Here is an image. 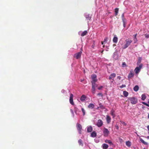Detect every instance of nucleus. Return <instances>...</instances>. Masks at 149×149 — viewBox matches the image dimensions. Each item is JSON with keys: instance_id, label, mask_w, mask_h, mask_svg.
<instances>
[{"instance_id": "f03ea898", "label": "nucleus", "mask_w": 149, "mask_h": 149, "mask_svg": "<svg viewBox=\"0 0 149 149\" xmlns=\"http://www.w3.org/2000/svg\"><path fill=\"white\" fill-rule=\"evenodd\" d=\"M128 100L130 101L132 104H136L137 102V100L135 97H129Z\"/></svg>"}, {"instance_id": "bf43d9fd", "label": "nucleus", "mask_w": 149, "mask_h": 149, "mask_svg": "<svg viewBox=\"0 0 149 149\" xmlns=\"http://www.w3.org/2000/svg\"><path fill=\"white\" fill-rule=\"evenodd\" d=\"M103 50H102V52H101V53H103Z\"/></svg>"}, {"instance_id": "8fccbe9b", "label": "nucleus", "mask_w": 149, "mask_h": 149, "mask_svg": "<svg viewBox=\"0 0 149 149\" xmlns=\"http://www.w3.org/2000/svg\"><path fill=\"white\" fill-rule=\"evenodd\" d=\"M94 46H95V45H94V44H93V45H92V47L93 48H94Z\"/></svg>"}, {"instance_id": "e433bc0d", "label": "nucleus", "mask_w": 149, "mask_h": 149, "mask_svg": "<svg viewBox=\"0 0 149 149\" xmlns=\"http://www.w3.org/2000/svg\"><path fill=\"white\" fill-rule=\"evenodd\" d=\"M123 67H124L126 66V64L125 62H123L122 64Z\"/></svg>"}, {"instance_id": "b1692460", "label": "nucleus", "mask_w": 149, "mask_h": 149, "mask_svg": "<svg viewBox=\"0 0 149 149\" xmlns=\"http://www.w3.org/2000/svg\"><path fill=\"white\" fill-rule=\"evenodd\" d=\"M87 32L86 31H83L82 33H81V36H84L86 35V34L87 33Z\"/></svg>"}, {"instance_id": "0eeeda50", "label": "nucleus", "mask_w": 149, "mask_h": 149, "mask_svg": "<svg viewBox=\"0 0 149 149\" xmlns=\"http://www.w3.org/2000/svg\"><path fill=\"white\" fill-rule=\"evenodd\" d=\"M82 52L81 51L76 53L74 55V57H75L76 59H78L81 58Z\"/></svg>"}, {"instance_id": "e2e57ef3", "label": "nucleus", "mask_w": 149, "mask_h": 149, "mask_svg": "<svg viewBox=\"0 0 149 149\" xmlns=\"http://www.w3.org/2000/svg\"><path fill=\"white\" fill-rule=\"evenodd\" d=\"M104 47V46H103V47Z\"/></svg>"}, {"instance_id": "c03bdc74", "label": "nucleus", "mask_w": 149, "mask_h": 149, "mask_svg": "<svg viewBox=\"0 0 149 149\" xmlns=\"http://www.w3.org/2000/svg\"><path fill=\"white\" fill-rule=\"evenodd\" d=\"M136 35H137V34H135V35H134V39H136Z\"/></svg>"}, {"instance_id": "f257e3e1", "label": "nucleus", "mask_w": 149, "mask_h": 149, "mask_svg": "<svg viewBox=\"0 0 149 149\" xmlns=\"http://www.w3.org/2000/svg\"><path fill=\"white\" fill-rule=\"evenodd\" d=\"M126 42L124 46L123 47V49H126L127 47L132 42V40L129 39H126L125 40Z\"/></svg>"}, {"instance_id": "c9c22d12", "label": "nucleus", "mask_w": 149, "mask_h": 149, "mask_svg": "<svg viewBox=\"0 0 149 149\" xmlns=\"http://www.w3.org/2000/svg\"><path fill=\"white\" fill-rule=\"evenodd\" d=\"M145 36L146 38H149V34H145Z\"/></svg>"}, {"instance_id": "4c0bfd02", "label": "nucleus", "mask_w": 149, "mask_h": 149, "mask_svg": "<svg viewBox=\"0 0 149 149\" xmlns=\"http://www.w3.org/2000/svg\"><path fill=\"white\" fill-rule=\"evenodd\" d=\"M125 87V84H123L122 86H120V88H123Z\"/></svg>"}, {"instance_id": "6e6d98bb", "label": "nucleus", "mask_w": 149, "mask_h": 149, "mask_svg": "<svg viewBox=\"0 0 149 149\" xmlns=\"http://www.w3.org/2000/svg\"><path fill=\"white\" fill-rule=\"evenodd\" d=\"M100 108V107H97L96 108V109H99Z\"/></svg>"}, {"instance_id": "9b49d317", "label": "nucleus", "mask_w": 149, "mask_h": 149, "mask_svg": "<svg viewBox=\"0 0 149 149\" xmlns=\"http://www.w3.org/2000/svg\"><path fill=\"white\" fill-rule=\"evenodd\" d=\"M85 17L87 20L90 21L91 20V17L90 16L89 14H86L85 16Z\"/></svg>"}, {"instance_id": "c85d7f7f", "label": "nucleus", "mask_w": 149, "mask_h": 149, "mask_svg": "<svg viewBox=\"0 0 149 149\" xmlns=\"http://www.w3.org/2000/svg\"><path fill=\"white\" fill-rule=\"evenodd\" d=\"M146 96L144 94H142L141 95V99L143 100H144L146 98Z\"/></svg>"}, {"instance_id": "79ce46f5", "label": "nucleus", "mask_w": 149, "mask_h": 149, "mask_svg": "<svg viewBox=\"0 0 149 149\" xmlns=\"http://www.w3.org/2000/svg\"><path fill=\"white\" fill-rule=\"evenodd\" d=\"M107 37L105 38L103 42H107Z\"/></svg>"}, {"instance_id": "4468645a", "label": "nucleus", "mask_w": 149, "mask_h": 149, "mask_svg": "<svg viewBox=\"0 0 149 149\" xmlns=\"http://www.w3.org/2000/svg\"><path fill=\"white\" fill-rule=\"evenodd\" d=\"M88 107L89 109H93L94 108L95 105L91 103L88 106Z\"/></svg>"}, {"instance_id": "5fc2aeb1", "label": "nucleus", "mask_w": 149, "mask_h": 149, "mask_svg": "<svg viewBox=\"0 0 149 149\" xmlns=\"http://www.w3.org/2000/svg\"><path fill=\"white\" fill-rule=\"evenodd\" d=\"M84 79H81L80 80V81H81V82H82L84 81Z\"/></svg>"}, {"instance_id": "680f3d73", "label": "nucleus", "mask_w": 149, "mask_h": 149, "mask_svg": "<svg viewBox=\"0 0 149 149\" xmlns=\"http://www.w3.org/2000/svg\"><path fill=\"white\" fill-rule=\"evenodd\" d=\"M148 103H149V99H148Z\"/></svg>"}, {"instance_id": "f8f14e48", "label": "nucleus", "mask_w": 149, "mask_h": 149, "mask_svg": "<svg viewBox=\"0 0 149 149\" xmlns=\"http://www.w3.org/2000/svg\"><path fill=\"white\" fill-rule=\"evenodd\" d=\"M86 97L84 95H83L80 97V100L82 101H84L86 100Z\"/></svg>"}, {"instance_id": "a211bd4d", "label": "nucleus", "mask_w": 149, "mask_h": 149, "mask_svg": "<svg viewBox=\"0 0 149 149\" xmlns=\"http://www.w3.org/2000/svg\"><path fill=\"white\" fill-rule=\"evenodd\" d=\"M108 148V145L106 143H104L102 145V148L103 149H107Z\"/></svg>"}, {"instance_id": "1a4fd4ad", "label": "nucleus", "mask_w": 149, "mask_h": 149, "mask_svg": "<svg viewBox=\"0 0 149 149\" xmlns=\"http://www.w3.org/2000/svg\"><path fill=\"white\" fill-rule=\"evenodd\" d=\"M73 95L71 93L70 94L69 101H70V103L72 105H74V102H73Z\"/></svg>"}, {"instance_id": "7c9ffc66", "label": "nucleus", "mask_w": 149, "mask_h": 149, "mask_svg": "<svg viewBox=\"0 0 149 149\" xmlns=\"http://www.w3.org/2000/svg\"><path fill=\"white\" fill-rule=\"evenodd\" d=\"M91 77L92 79H96L97 78V76L95 74H93L91 76Z\"/></svg>"}, {"instance_id": "2f4dec72", "label": "nucleus", "mask_w": 149, "mask_h": 149, "mask_svg": "<svg viewBox=\"0 0 149 149\" xmlns=\"http://www.w3.org/2000/svg\"><path fill=\"white\" fill-rule=\"evenodd\" d=\"M81 109L82 112L83 113V116L85 115V110H84V109L83 108H81Z\"/></svg>"}, {"instance_id": "f3484780", "label": "nucleus", "mask_w": 149, "mask_h": 149, "mask_svg": "<svg viewBox=\"0 0 149 149\" xmlns=\"http://www.w3.org/2000/svg\"><path fill=\"white\" fill-rule=\"evenodd\" d=\"M93 130V128L91 126H90L89 127H88L87 128V132H91Z\"/></svg>"}, {"instance_id": "5701e85b", "label": "nucleus", "mask_w": 149, "mask_h": 149, "mask_svg": "<svg viewBox=\"0 0 149 149\" xmlns=\"http://www.w3.org/2000/svg\"><path fill=\"white\" fill-rule=\"evenodd\" d=\"M119 9L118 8H116L115 9V15L116 16H117L118 13Z\"/></svg>"}, {"instance_id": "72a5a7b5", "label": "nucleus", "mask_w": 149, "mask_h": 149, "mask_svg": "<svg viewBox=\"0 0 149 149\" xmlns=\"http://www.w3.org/2000/svg\"><path fill=\"white\" fill-rule=\"evenodd\" d=\"M92 86L95 87V86H96V84H95V82H92Z\"/></svg>"}, {"instance_id": "393cba45", "label": "nucleus", "mask_w": 149, "mask_h": 149, "mask_svg": "<svg viewBox=\"0 0 149 149\" xmlns=\"http://www.w3.org/2000/svg\"><path fill=\"white\" fill-rule=\"evenodd\" d=\"M124 95L125 97H127L128 95V92L126 91H124L123 92Z\"/></svg>"}, {"instance_id": "2eb2a0df", "label": "nucleus", "mask_w": 149, "mask_h": 149, "mask_svg": "<svg viewBox=\"0 0 149 149\" xmlns=\"http://www.w3.org/2000/svg\"><path fill=\"white\" fill-rule=\"evenodd\" d=\"M118 38L115 36L113 39V41L114 43H116L118 42Z\"/></svg>"}, {"instance_id": "423d86ee", "label": "nucleus", "mask_w": 149, "mask_h": 149, "mask_svg": "<svg viewBox=\"0 0 149 149\" xmlns=\"http://www.w3.org/2000/svg\"><path fill=\"white\" fill-rule=\"evenodd\" d=\"M76 127L79 133L81 134L82 130V126L80 124L77 123L76 125Z\"/></svg>"}, {"instance_id": "58836bf2", "label": "nucleus", "mask_w": 149, "mask_h": 149, "mask_svg": "<svg viewBox=\"0 0 149 149\" xmlns=\"http://www.w3.org/2000/svg\"><path fill=\"white\" fill-rule=\"evenodd\" d=\"M123 26L124 27H125V24H126V20L125 21H123Z\"/></svg>"}, {"instance_id": "09e8293b", "label": "nucleus", "mask_w": 149, "mask_h": 149, "mask_svg": "<svg viewBox=\"0 0 149 149\" xmlns=\"http://www.w3.org/2000/svg\"><path fill=\"white\" fill-rule=\"evenodd\" d=\"M115 127L118 130V129L119 127L118 125H116Z\"/></svg>"}, {"instance_id": "dca6fc26", "label": "nucleus", "mask_w": 149, "mask_h": 149, "mask_svg": "<svg viewBox=\"0 0 149 149\" xmlns=\"http://www.w3.org/2000/svg\"><path fill=\"white\" fill-rule=\"evenodd\" d=\"M97 134L95 131H94L91 134V136L92 137H95L96 136Z\"/></svg>"}, {"instance_id": "49530a36", "label": "nucleus", "mask_w": 149, "mask_h": 149, "mask_svg": "<svg viewBox=\"0 0 149 149\" xmlns=\"http://www.w3.org/2000/svg\"><path fill=\"white\" fill-rule=\"evenodd\" d=\"M121 123L122 124H123L125 125H126V124L123 121H121Z\"/></svg>"}, {"instance_id": "cd10ccee", "label": "nucleus", "mask_w": 149, "mask_h": 149, "mask_svg": "<svg viewBox=\"0 0 149 149\" xmlns=\"http://www.w3.org/2000/svg\"><path fill=\"white\" fill-rule=\"evenodd\" d=\"M78 143L80 145L83 146V143L82 142V141L81 139H80L79 140Z\"/></svg>"}, {"instance_id": "bb28decb", "label": "nucleus", "mask_w": 149, "mask_h": 149, "mask_svg": "<svg viewBox=\"0 0 149 149\" xmlns=\"http://www.w3.org/2000/svg\"><path fill=\"white\" fill-rule=\"evenodd\" d=\"M95 87L92 86V92L93 94H94L95 93Z\"/></svg>"}, {"instance_id": "37998d69", "label": "nucleus", "mask_w": 149, "mask_h": 149, "mask_svg": "<svg viewBox=\"0 0 149 149\" xmlns=\"http://www.w3.org/2000/svg\"><path fill=\"white\" fill-rule=\"evenodd\" d=\"M102 88V86H100L98 88V89L99 90H101Z\"/></svg>"}, {"instance_id": "4d7b16f0", "label": "nucleus", "mask_w": 149, "mask_h": 149, "mask_svg": "<svg viewBox=\"0 0 149 149\" xmlns=\"http://www.w3.org/2000/svg\"><path fill=\"white\" fill-rule=\"evenodd\" d=\"M101 43H102V45H103V42L102 41Z\"/></svg>"}, {"instance_id": "603ef678", "label": "nucleus", "mask_w": 149, "mask_h": 149, "mask_svg": "<svg viewBox=\"0 0 149 149\" xmlns=\"http://www.w3.org/2000/svg\"><path fill=\"white\" fill-rule=\"evenodd\" d=\"M147 128L148 131H149V125H148L147 126Z\"/></svg>"}, {"instance_id": "20e7f679", "label": "nucleus", "mask_w": 149, "mask_h": 149, "mask_svg": "<svg viewBox=\"0 0 149 149\" xmlns=\"http://www.w3.org/2000/svg\"><path fill=\"white\" fill-rule=\"evenodd\" d=\"M142 66L143 64L141 63L139 65V67H137L134 70V71H135L136 73L138 74L139 73L141 68H142Z\"/></svg>"}, {"instance_id": "ddd939ff", "label": "nucleus", "mask_w": 149, "mask_h": 149, "mask_svg": "<svg viewBox=\"0 0 149 149\" xmlns=\"http://www.w3.org/2000/svg\"><path fill=\"white\" fill-rule=\"evenodd\" d=\"M111 117H110L108 115H107V117H106V120H107V123L109 124L110 123V122L111 121Z\"/></svg>"}, {"instance_id": "39448f33", "label": "nucleus", "mask_w": 149, "mask_h": 149, "mask_svg": "<svg viewBox=\"0 0 149 149\" xmlns=\"http://www.w3.org/2000/svg\"><path fill=\"white\" fill-rule=\"evenodd\" d=\"M116 74L115 73L111 74L109 77V79L110 80L111 82H113L114 80V78L116 77Z\"/></svg>"}, {"instance_id": "052dcab7", "label": "nucleus", "mask_w": 149, "mask_h": 149, "mask_svg": "<svg viewBox=\"0 0 149 149\" xmlns=\"http://www.w3.org/2000/svg\"><path fill=\"white\" fill-rule=\"evenodd\" d=\"M115 45H115V44H113V46H115Z\"/></svg>"}, {"instance_id": "f704fd0d", "label": "nucleus", "mask_w": 149, "mask_h": 149, "mask_svg": "<svg viewBox=\"0 0 149 149\" xmlns=\"http://www.w3.org/2000/svg\"><path fill=\"white\" fill-rule=\"evenodd\" d=\"M142 103L143 104H144V105H146V106L149 107V104H148L146 103L145 102H142Z\"/></svg>"}, {"instance_id": "7ed1b4c3", "label": "nucleus", "mask_w": 149, "mask_h": 149, "mask_svg": "<svg viewBox=\"0 0 149 149\" xmlns=\"http://www.w3.org/2000/svg\"><path fill=\"white\" fill-rule=\"evenodd\" d=\"M103 134L104 136L107 137L109 136V132L107 128H104L103 130Z\"/></svg>"}, {"instance_id": "aec40b11", "label": "nucleus", "mask_w": 149, "mask_h": 149, "mask_svg": "<svg viewBox=\"0 0 149 149\" xmlns=\"http://www.w3.org/2000/svg\"><path fill=\"white\" fill-rule=\"evenodd\" d=\"M111 115L113 116V118H114L115 116V115L114 114V111L113 109H112L111 111Z\"/></svg>"}, {"instance_id": "6e6552de", "label": "nucleus", "mask_w": 149, "mask_h": 149, "mask_svg": "<svg viewBox=\"0 0 149 149\" xmlns=\"http://www.w3.org/2000/svg\"><path fill=\"white\" fill-rule=\"evenodd\" d=\"M103 124V122L102 121L101 119H99L97 120L96 123V125L98 127H100Z\"/></svg>"}, {"instance_id": "6ab92c4d", "label": "nucleus", "mask_w": 149, "mask_h": 149, "mask_svg": "<svg viewBox=\"0 0 149 149\" xmlns=\"http://www.w3.org/2000/svg\"><path fill=\"white\" fill-rule=\"evenodd\" d=\"M126 145L128 147H130L131 146V143L129 141H127L126 142Z\"/></svg>"}, {"instance_id": "ea45409f", "label": "nucleus", "mask_w": 149, "mask_h": 149, "mask_svg": "<svg viewBox=\"0 0 149 149\" xmlns=\"http://www.w3.org/2000/svg\"><path fill=\"white\" fill-rule=\"evenodd\" d=\"M97 95L99 96H100L101 97H103V94H102V93H98Z\"/></svg>"}, {"instance_id": "a19ab883", "label": "nucleus", "mask_w": 149, "mask_h": 149, "mask_svg": "<svg viewBox=\"0 0 149 149\" xmlns=\"http://www.w3.org/2000/svg\"><path fill=\"white\" fill-rule=\"evenodd\" d=\"M92 80H93L92 82H96L97 80L96 78V79H92Z\"/></svg>"}, {"instance_id": "13d9d810", "label": "nucleus", "mask_w": 149, "mask_h": 149, "mask_svg": "<svg viewBox=\"0 0 149 149\" xmlns=\"http://www.w3.org/2000/svg\"><path fill=\"white\" fill-rule=\"evenodd\" d=\"M148 118L149 119V113L148 114Z\"/></svg>"}, {"instance_id": "0e129e2a", "label": "nucleus", "mask_w": 149, "mask_h": 149, "mask_svg": "<svg viewBox=\"0 0 149 149\" xmlns=\"http://www.w3.org/2000/svg\"><path fill=\"white\" fill-rule=\"evenodd\" d=\"M143 149H146V148H143Z\"/></svg>"}, {"instance_id": "c756f323", "label": "nucleus", "mask_w": 149, "mask_h": 149, "mask_svg": "<svg viewBox=\"0 0 149 149\" xmlns=\"http://www.w3.org/2000/svg\"><path fill=\"white\" fill-rule=\"evenodd\" d=\"M99 105L100 107V108H101V109H105L104 107V106L103 105L101 104V103H99Z\"/></svg>"}, {"instance_id": "412c9836", "label": "nucleus", "mask_w": 149, "mask_h": 149, "mask_svg": "<svg viewBox=\"0 0 149 149\" xmlns=\"http://www.w3.org/2000/svg\"><path fill=\"white\" fill-rule=\"evenodd\" d=\"M105 142L106 143H108L111 145H113V143H112L111 141L110 140H106Z\"/></svg>"}, {"instance_id": "a878e982", "label": "nucleus", "mask_w": 149, "mask_h": 149, "mask_svg": "<svg viewBox=\"0 0 149 149\" xmlns=\"http://www.w3.org/2000/svg\"><path fill=\"white\" fill-rule=\"evenodd\" d=\"M140 141L143 144L145 145H147L148 143L147 142H145L141 138L140 139Z\"/></svg>"}, {"instance_id": "3c124183", "label": "nucleus", "mask_w": 149, "mask_h": 149, "mask_svg": "<svg viewBox=\"0 0 149 149\" xmlns=\"http://www.w3.org/2000/svg\"><path fill=\"white\" fill-rule=\"evenodd\" d=\"M70 111L73 114L74 113L73 111V110L72 109H71L70 110Z\"/></svg>"}, {"instance_id": "473e14b6", "label": "nucleus", "mask_w": 149, "mask_h": 149, "mask_svg": "<svg viewBox=\"0 0 149 149\" xmlns=\"http://www.w3.org/2000/svg\"><path fill=\"white\" fill-rule=\"evenodd\" d=\"M124 14L123 13L122 15V21L126 20V19L124 18Z\"/></svg>"}, {"instance_id": "a18cd8bd", "label": "nucleus", "mask_w": 149, "mask_h": 149, "mask_svg": "<svg viewBox=\"0 0 149 149\" xmlns=\"http://www.w3.org/2000/svg\"><path fill=\"white\" fill-rule=\"evenodd\" d=\"M117 78L119 80H120L121 79V77L120 76H118L117 77Z\"/></svg>"}, {"instance_id": "4be33fe9", "label": "nucleus", "mask_w": 149, "mask_h": 149, "mask_svg": "<svg viewBox=\"0 0 149 149\" xmlns=\"http://www.w3.org/2000/svg\"><path fill=\"white\" fill-rule=\"evenodd\" d=\"M139 86H138L136 85L133 88V90L134 91H137L139 90Z\"/></svg>"}, {"instance_id": "864d4df0", "label": "nucleus", "mask_w": 149, "mask_h": 149, "mask_svg": "<svg viewBox=\"0 0 149 149\" xmlns=\"http://www.w3.org/2000/svg\"><path fill=\"white\" fill-rule=\"evenodd\" d=\"M120 141L121 142L122 141H123V140L121 139H120Z\"/></svg>"}, {"instance_id": "de8ad7c7", "label": "nucleus", "mask_w": 149, "mask_h": 149, "mask_svg": "<svg viewBox=\"0 0 149 149\" xmlns=\"http://www.w3.org/2000/svg\"><path fill=\"white\" fill-rule=\"evenodd\" d=\"M134 43H135L137 41V39H134Z\"/></svg>"}, {"instance_id": "9d476101", "label": "nucleus", "mask_w": 149, "mask_h": 149, "mask_svg": "<svg viewBox=\"0 0 149 149\" xmlns=\"http://www.w3.org/2000/svg\"><path fill=\"white\" fill-rule=\"evenodd\" d=\"M134 76V74L133 73V71H130V73L128 74V77L129 79H130L133 77Z\"/></svg>"}]
</instances>
